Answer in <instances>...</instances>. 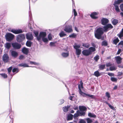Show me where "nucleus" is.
I'll return each instance as SVG.
<instances>
[{
    "mask_svg": "<svg viewBox=\"0 0 123 123\" xmlns=\"http://www.w3.org/2000/svg\"><path fill=\"white\" fill-rule=\"evenodd\" d=\"M25 38V35L24 34H20L18 35L16 37V40L17 42L20 43Z\"/></svg>",
    "mask_w": 123,
    "mask_h": 123,
    "instance_id": "39448f33",
    "label": "nucleus"
},
{
    "mask_svg": "<svg viewBox=\"0 0 123 123\" xmlns=\"http://www.w3.org/2000/svg\"><path fill=\"white\" fill-rule=\"evenodd\" d=\"M73 12H74V15L75 17L76 16L77 14V13L76 11L74 9H73Z\"/></svg>",
    "mask_w": 123,
    "mask_h": 123,
    "instance_id": "0e129e2a",
    "label": "nucleus"
},
{
    "mask_svg": "<svg viewBox=\"0 0 123 123\" xmlns=\"http://www.w3.org/2000/svg\"><path fill=\"white\" fill-rule=\"evenodd\" d=\"M113 26L110 24H107L103 27V29L104 32H106L108 30L113 28Z\"/></svg>",
    "mask_w": 123,
    "mask_h": 123,
    "instance_id": "423d86ee",
    "label": "nucleus"
},
{
    "mask_svg": "<svg viewBox=\"0 0 123 123\" xmlns=\"http://www.w3.org/2000/svg\"><path fill=\"white\" fill-rule=\"evenodd\" d=\"M101 24L103 25H106L109 22L108 20L105 18H102L101 20Z\"/></svg>",
    "mask_w": 123,
    "mask_h": 123,
    "instance_id": "9b49d317",
    "label": "nucleus"
},
{
    "mask_svg": "<svg viewBox=\"0 0 123 123\" xmlns=\"http://www.w3.org/2000/svg\"><path fill=\"white\" fill-rule=\"evenodd\" d=\"M80 120L78 123H86V121L84 119H80Z\"/></svg>",
    "mask_w": 123,
    "mask_h": 123,
    "instance_id": "3c124183",
    "label": "nucleus"
},
{
    "mask_svg": "<svg viewBox=\"0 0 123 123\" xmlns=\"http://www.w3.org/2000/svg\"><path fill=\"white\" fill-rule=\"evenodd\" d=\"M113 5L115 7V10L117 12H119L120 11V10L119 7L118 5L114 4Z\"/></svg>",
    "mask_w": 123,
    "mask_h": 123,
    "instance_id": "bb28decb",
    "label": "nucleus"
},
{
    "mask_svg": "<svg viewBox=\"0 0 123 123\" xmlns=\"http://www.w3.org/2000/svg\"><path fill=\"white\" fill-rule=\"evenodd\" d=\"M5 47L7 49H8L10 47L11 45V44L9 43H7L5 45Z\"/></svg>",
    "mask_w": 123,
    "mask_h": 123,
    "instance_id": "58836bf2",
    "label": "nucleus"
},
{
    "mask_svg": "<svg viewBox=\"0 0 123 123\" xmlns=\"http://www.w3.org/2000/svg\"><path fill=\"white\" fill-rule=\"evenodd\" d=\"M72 26L71 25H68L66 26L64 28V30L66 32L70 33L73 32Z\"/></svg>",
    "mask_w": 123,
    "mask_h": 123,
    "instance_id": "1a4fd4ad",
    "label": "nucleus"
},
{
    "mask_svg": "<svg viewBox=\"0 0 123 123\" xmlns=\"http://www.w3.org/2000/svg\"><path fill=\"white\" fill-rule=\"evenodd\" d=\"M111 80L113 82H117V79L114 77H111Z\"/></svg>",
    "mask_w": 123,
    "mask_h": 123,
    "instance_id": "c03bdc74",
    "label": "nucleus"
},
{
    "mask_svg": "<svg viewBox=\"0 0 123 123\" xmlns=\"http://www.w3.org/2000/svg\"><path fill=\"white\" fill-rule=\"evenodd\" d=\"M22 51L24 54L25 55H27L29 53V50L28 49L26 48L25 47H24L22 49Z\"/></svg>",
    "mask_w": 123,
    "mask_h": 123,
    "instance_id": "4468645a",
    "label": "nucleus"
},
{
    "mask_svg": "<svg viewBox=\"0 0 123 123\" xmlns=\"http://www.w3.org/2000/svg\"><path fill=\"white\" fill-rule=\"evenodd\" d=\"M89 50L90 52V53L91 54L92 52L95 51L96 50V49L94 47H90L89 49Z\"/></svg>",
    "mask_w": 123,
    "mask_h": 123,
    "instance_id": "393cba45",
    "label": "nucleus"
},
{
    "mask_svg": "<svg viewBox=\"0 0 123 123\" xmlns=\"http://www.w3.org/2000/svg\"><path fill=\"white\" fill-rule=\"evenodd\" d=\"M26 39L29 40H32L33 38V37L32 34L30 33L26 34Z\"/></svg>",
    "mask_w": 123,
    "mask_h": 123,
    "instance_id": "2eb2a0df",
    "label": "nucleus"
},
{
    "mask_svg": "<svg viewBox=\"0 0 123 123\" xmlns=\"http://www.w3.org/2000/svg\"><path fill=\"white\" fill-rule=\"evenodd\" d=\"M26 45L29 47H31V46L32 43L30 41H27L26 43Z\"/></svg>",
    "mask_w": 123,
    "mask_h": 123,
    "instance_id": "e433bc0d",
    "label": "nucleus"
},
{
    "mask_svg": "<svg viewBox=\"0 0 123 123\" xmlns=\"http://www.w3.org/2000/svg\"><path fill=\"white\" fill-rule=\"evenodd\" d=\"M105 96L107 97V100H109L110 99L109 98L110 97V93L108 92H106L105 93Z\"/></svg>",
    "mask_w": 123,
    "mask_h": 123,
    "instance_id": "ea45409f",
    "label": "nucleus"
},
{
    "mask_svg": "<svg viewBox=\"0 0 123 123\" xmlns=\"http://www.w3.org/2000/svg\"><path fill=\"white\" fill-rule=\"evenodd\" d=\"M82 54L84 55L87 56L91 55L90 52L88 49H85L83 50L82 51Z\"/></svg>",
    "mask_w": 123,
    "mask_h": 123,
    "instance_id": "f8f14e48",
    "label": "nucleus"
},
{
    "mask_svg": "<svg viewBox=\"0 0 123 123\" xmlns=\"http://www.w3.org/2000/svg\"><path fill=\"white\" fill-rule=\"evenodd\" d=\"M79 116V113L76 112L74 114L73 116L74 118V119H78V117Z\"/></svg>",
    "mask_w": 123,
    "mask_h": 123,
    "instance_id": "37998d69",
    "label": "nucleus"
},
{
    "mask_svg": "<svg viewBox=\"0 0 123 123\" xmlns=\"http://www.w3.org/2000/svg\"><path fill=\"white\" fill-rule=\"evenodd\" d=\"M60 105H61L63 104L64 102V100L63 99H61L60 100Z\"/></svg>",
    "mask_w": 123,
    "mask_h": 123,
    "instance_id": "338daca9",
    "label": "nucleus"
},
{
    "mask_svg": "<svg viewBox=\"0 0 123 123\" xmlns=\"http://www.w3.org/2000/svg\"><path fill=\"white\" fill-rule=\"evenodd\" d=\"M59 35L61 37H62L67 35V34L65 33L63 31L59 33Z\"/></svg>",
    "mask_w": 123,
    "mask_h": 123,
    "instance_id": "7c9ffc66",
    "label": "nucleus"
},
{
    "mask_svg": "<svg viewBox=\"0 0 123 123\" xmlns=\"http://www.w3.org/2000/svg\"><path fill=\"white\" fill-rule=\"evenodd\" d=\"M97 14L96 12H94L92 13L90 16L92 18L94 19H96L98 18V17L96 16Z\"/></svg>",
    "mask_w": 123,
    "mask_h": 123,
    "instance_id": "6ab92c4d",
    "label": "nucleus"
},
{
    "mask_svg": "<svg viewBox=\"0 0 123 123\" xmlns=\"http://www.w3.org/2000/svg\"><path fill=\"white\" fill-rule=\"evenodd\" d=\"M88 116L90 117L95 118L96 117V116L93 113L89 112L88 114Z\"/></svg>",
    "mask_w": 123,
    "mask_h": 123,
    "instance_id": "a878e982",
    "label": "nucleus"
},
{
    "mask_svg": "<svg viewBox=\"0 0 123 123\" xmlns=\"http://www.w3.org/2000/svg\"><path fill=\"white\" fill-rule=\"evenodd\" d=\"M111 20L112 23L114 25H116L118 23V20L117 19H112Z\"/></svg>",
    "mask_w": 123,
    "mask_h": 123,
    "instance_id": "412c9836",
    "label": "nucleus"
},
{
    "mask_svg": "<svg viewBox=\"0 0 123 123\" xmlns=\"http://www.w3.org/2000/svg\"><path fill=\"white\" fill-rule=\"evenodd\" d=\"M123 2V0H117L115 1L113 4L118 5L120 3Z\"/></svg>",
    "mask_w": 123,
    "mask_h": 123,
    "instance_id": "4be33fe9",
    "label": "nucleus"
},
{
    "mask_svg": "<svg viewBox=\"0 0 123 123\" xmlns=\"http://www.w3.org/2000/svg\"><path fill=\"white\" fill-rule=\"evenodd\" d=\"M117 63L118 64H120L121 63L122 59L120 56H118L115 57Z\"/></svg>",
    "mask_w": 123,
    "mask_h": 123,
    "instance_id": "dca6fc26",
    "label": "nucleus"
},
{
    "mask_svg": "<svg viewBox=\"0 0 123 123\" xmlns=\"http://www.w3.org/2000/svg\"><path fill=\"white\" fill-rule=\"evenodd\" d=\"M85 119L87 123H91L92 122V120L90 118H86Z\"/></svg>",
    "mask_w": 123,
    "mask_h": 123,
    "instance_id": "a19ab883",
    "label": "nucleus"
},
{
    "mask_svg": "<svg viewBox=\"0 0 123 123\" xmlns=\"http://www.w3.org/2000/svg\"><path fill=\"white\" fill-rule=\"evenodd\" d=\"M48 39L49 40H51L52 39V37L51 35V34H49L48 35Z\"/></svg>",
    "mask_w": 123,
    "mask_h": 123,
    "instance_id": "5fc2aeb1",
    "label": "nucleus"
},
{
    "mask_svg": "<svg viewBox=\"0 0 123 123\" xmlns=\"http://www.w3.org/2000/svg\"><path fill=\"white\" fill-rule=\"evenodd\" d=\"M12 56L14 58H16L18 55V53L15 51H12L11 52Z\"/></svg>",
    "mask_w": 123,
    "mask_h": 123,
    "instance_id": "f3484780",
    "label": "nucleus"
},
{
    "mask_svg": "<svg viewBox=\"0 0 123 123\" xmlns=\"http://www.w3.org/2000/svg\"><path fill=\"white\" fill-rule=\"evenodd\" d=\"M104 102L106 104L108 105L109 107L111 109L113 110H114L115 108L114 107L112 106L110 104H109L106 101H105Z\"/></svg>",
    "mask_w": 123,
    "mask_h": 123,
    "instance_id": "c85d7f7f",
    "label": "nucleus"
},
{
    "mask_svg": "<svg viewBox=\"0 0 123 123\" xmlns=\"http://www.w3.org/2000/svg\"><path fill=\"white\" fill-rule=\"evenodd\" d=\"M9 59V56L7 54H4L3 56V60L5 62H7Z\"/></svg>",
    "mask_w": 123,
    "mask_h": 123,
    "instance_id": "ddd939ff",
    "label": "nucleus"
},
{
    "mask_svg": "<svg viewBox=\"0 0 123 123\" xmlns=\"http://www.w3.org/2000/svg\"><path fill=\"white\" fill-rule=\"evenodd\" d=\"M1 76L4 78H6L7 77V75L5 73H2L0 74Z\"/></svg>",
    "mask_w": 123,
    "mask_h": 123,
    "instance_id": "8fccbe9b",
    "label": "nucleus"
},
{
    "mask_svg": "<svg viewBox=\"0 0 123 123\" xmlns=\"http://www.w3.org/2000/svg\"><path fill=\"white\" fill-rule=\"evenodd\" d=\"M9 31H10L13 33L15 34H18L19 33H22L23 32L22 30L21 29H10V30L9 29Z\"/></svg>",
    "mask_w": 123,
    "mask_h": 123,
    "instance_id": "6e6552de",
    "label": "nucleus"
},
{
    "mask_svg": "<svg viewBox=\"0 0 123 123\" xmlns=\"http://www.w3.org/2000/svg\"><path fill=\"white\" fill-rule=\"evenodd\" d=\"M105 64L100 65L99 66V68L101 70H103L105 68Z\"/></svg>",
    "mask_w": 123,
    "mask_h": 123,
    "instance_id": "a18cd8bd",
    "label": "nucleus"
},
{
    "mask_svg": "<svg viewBox=\"0 0 123 123\" xmlns=\"http://www.w3.org/2000/svg\"><path fill=\"white\" fill-rule=\"evenodd\" d=\"M12 44L13 48L15 49H19L21 47V45L20 43L17 42L13 43Z\"/></svg>",
    "mask_w": 123,
    "mask_h": 123,
    "instance_id": "9d476101",
    "label": "nucleus"
},
{
    "mask_svg": "<svg viewBox=\"0 0 123 123\" xmlns=\"http://www.w3.org/2000/svg\"><path fill=\"white\" fill-rule=\"evenodd\" d=\"M5 37L7 41H11L13 39L14 36L10 33H7L5 35Z\"/></svg>",
    "mask_w": 123,
    "mask_h": 123,
    "instance_id": "20e7f679",
    "label": "nucleus"
},
{
    "mask_svg": "<svg viewBox=\"0 0 123 123\" xmlns=\"http://www.w3.org/2000/svg\"><path fill=\"white\" fill-rule=\"evenodd\" d=\"M119 40L118 37H117L116 39H114L113 41V43L117 45V43L119 42Z\"/></svg>",
    "mask_w": 123,
    "mask_h": 123,
    "instance_id": "473e14b6",
    "label": "nucleus"
},
{
    "mask_svg": "<svg viewBox=\"0 0 123 123\" xmlns=\"http://www.w3.org/2000/svg\"><path fill=\"white\" fill-rule=\"evenodd\" d=\"M42 41L45 43H47L48 42V39L46 37H45L42 38Z\"/></svg>",
    "mask_w": 123,
    "mask_h": 123,
    "instance_id": "49530a36",
    "label": "nucleus"
},
{
    "mask_svg": "<svg viewBox=\"0 0 123 123\" xmlns=\"http://www.w3.org/2000/svg\"><path fill=\"white\" fill-rule=\"evenodd\" d=\"M30 63L31 64H33L34 65H38L39 64V63H36L35 62L30 61Z\"/></svg>",
    "mask_w": 123,
    "mask_h": 123,
    "instance_id": "6e6d98bb",
    "label": "nucleus"
},
{
    "mask_svg": "<svg viewBox=\"0 0 123 123\" xmlns=\"http://www.w3.org/2000/svg\"><path fill=\"white\" fill-rule=\"evenodd\" d=\"M12 69V67H9L7 69L8 73L9 74H10L11 76H12V74L11 73V72Z\"/></svg>",
    "mask_w": 123,
    "mask_h": 123,
    "instance_id": "4c0bfd02",
    "label": "nucleus"
},
{
    "mask_svg": "<svg viewBox=\"0 0 123 123\" xmlns=\"http://www.w3.org/2000/svg\"><path fill=\"white\" fill-rule=\"evenodd\" d=\"M12 71L13 73L16 72L17 73L18 72V70L17 68H14L13 69Z\"/></svg>",
    "mask_w": 123,
    "mask_h": 123,
    "instance_id": "603ef678",
    "label": "nucleus"
},
{
    "mask_svg": "<svg viewBox=\"0 0 123 123\" xmlns=\"http://www.w3.org/2000/svg\"><path fill=\"white\" fill-rule=\"evenodd\" d=\"M73 115L72 114H68L67 117V120L69 121L73 119Z\"/></svg>",
    "mask_w": 123,
    "mask_h": 123,
    "instance_id": "5701e85b",
    "label": "nucleus"
},
{
    "mask_svg": "<svg viewBox=\"0 0 123 123\" xmlns=\"http://www.w3.org/2000/svg\"><path fill=\"white\" fill-rule=\"evenodd\" d=\"M112 65V64L110 62H109L106 63V66L107 67L110 66Z\"/></svg>",
    "mask_w": 123,
    "mask_h": 123,
    "instance_id": "052dcab7",
    "label": "nucleus"
},
{
    "mask_svg": "<svg viewBox=\"0 0 123 123\" xmlns=\"http://www.w3.org/2000/svg\"><path fill=\"white\" fill-rule=\"evenodd\" d=\"M107 74L110 76H114V74L112 73H109Z\"/></svg>",
    "mask_w": 123,
    "mask_h": 123,
    "instance_id": "bf43d9fd",
    "label": "nucleus"
},
{
    "mask_svg": "<svg viewBox=\"0 0 123 123\" xmlns=\"http://www.w3.org/2000/svg\"><path fill=\"white\" fill-rule=\"evenodd\" d=\"M62 55V56L64 57H68L69 55V53L68 52L67 53H65L64 52H63Z\"/></svg>",
    "mask_w": 123,
    "mask_h": 123,
    "instance_id": "c756f323",
    "label": "nucleus"
},
{
    "mask_svg": "<svg viewBox=\"0 0 123 123\" xmlns=\"http://www.w3.org/2000/svg\"><path fill=\"white\" fill-rule=\"evenodd\" d=\"M99 59V57L98 55H96L95 57H94V60L96 61L97 62L98 59Z\"/></svg>",
    "mask_w": 123,
    "mask_h": 123,
    "instance_id": "09e8293b",
    "label": "nucleus"
},
{
    "mask_svg": "<svg viewBox=\"0 0 123 123\" xmlns=\"http://www.w3.org/2000/svg\"><path fill=\"white\" fill-rule=\"evenodd\" d=\"M117 69V67L114 66L110 67L109 68V70L111 71L115 70Z\"/></svg>",
    "mask_w": 123,
    "mask_h": 123,
    "instance_id": "72a5a7b5",
    "label": "nucleus"
},
{
    "mask_svg": "<svg viewBox=\"0 0 123 123\" xmlns=\"http://www.w3.org/2000/svg\"><path fill=\"white\" fill-rule=\"evenodd\" d=\"M102 45H104L105 46H106L107 45V42L106 41H103L102 42Z\"/></svg>",
    "mask_w": 123,
    "mask_h": 123,
    "instance_id": "de8ad7c7",
    "label": "nucleus"
},
{
    "mask_svg": "<svg viewBox=\"0 0 123 123\" xmlns=\"http://www.w3.org/2000/svg\"><path fill=\"white\" fill-rule=\"evenodd\" d=\"M104 31L103 28L99 27L98 28L95 32V37L98 39H100L101 36L104 33Z\"/></svg>",
    "mask_w": 123,
    "mask_h": 123,
    "instance_id": "f257e3e1",
    "label": "nucleus"
},
{
    "mask_svg": "<svg viewBox=\"0 0 123 123\" xmlns=\"http://www.w3.org/2000/svg\"><path fill=\"white\" fill-rule=\"evenodd\" d=\"M123 74V73L122 72H118V76H122Z\"/></svg>",
    "mask_w": 123,
    "mask_h": 123,
    "instance_id": "69168bd1",
    "label": "nucleus"
},
{
    "mask_svg": "<svg viewBox=\"0 0 123 123\" xmlns=\"http://www.w3.org/2000/svg\"><path fill=\"white\" fill-rule=\"evenodd\" d=\"M19 66L21 67H28L29 66H28L27 64L26 63H21L19 64Z\"/></svg>",
    "mask_w": 123,
    "mask_h": 123,
    "instance_id": "2f4dec72",
    "label": "nucleus"
},
{
    "mask_svg": "<svg viewBox=\"0 0 123 123\" xmlns=\"http://www.w3.org/2000/svg\"><path fill=\"white\" fill-rule=\"evenodd\" d=\"M25 57V56L22 55H20L19 57V59L20 60L22 59Z\"/></svg>",
    "mask_w": 123,
    "mask_h": 123,
    "instance_id": "680f3d73",
    "label": "nucleus"
},
{
    "mask_svg": "<svg viewBox=\"0 0 123 123\" xmlns=\"http://www.w3.org/2000/svg\"><path fill=\"white\" fill-rule=\"evenodd\" d=\"M94 75L97 77H98L99 76L100 74L98 71L97 70L94 72Z\"/></svg>",
    "mask_w": 123,
    "mask_h": 123,
    "instance_id": "f704fd0d",
    "label": "nucleus"
},
{
    "mask_svg": "<svg viewBox=\"0 0 123 123\" xmlns=\"http://www.w3.org/2000/svg\"><path fill=\"white\" fill-rule=\"evenodd\" d=\"M79 108L80 111H83L85 112L86 111L87 108L86 107L84 106H79Z\"/></svg>",
    "mask_w": 123,
    "mask_h": 123,
    "instance_id": "a211bd4d",
    "label": "nucleus"
},
{
    "mask_svg": "<svg viewBox=\"0 0 123 123\" xmlns=\"http://www.w3.org/2000/svg\"><path fill=\"white\" fill-rule=\"evenodd\" d=\"M119 45H121V47H123V41H121L118 43Z\"/></svg>",
    "mask_w": 123,
    "mask_h": 123,
    "instance_id": "4d7b16f0",
    "label": "nucleus"
},
{
    "mask_svg": "<svg viewBox=\"0 0 123 123\" xmlns=\"http://www.w3.org/2000/svg\"><path fill=\"white\" fill-rule=\"evenodd\" d=\"M82 46L87 48H88L90 46V45L88 43H84L83 44Z\"/></svg>",
    "mask_w": 123,
    "mask_h": 123,
    "instance_id": "79ce46f5",
    "label": "nucleus"
},
{
    "mask_svg": "<svg viewBox=\"0 0 123 123\" xmlns=\"http://www.w3.org/2000/svg\"><path fill=\"white\" fill-rule=\"evenodd\" d=\"M76 112L77 113H78L79 116H85L86 114V112L85 111H80L78 110L76 111Z\"/></svg>",
    "mask_w": 123,
    "mask_h": 123,
    "instance_id": "aec40b11",
    "label": "nucleus"
},
{
    "mask_svg": "<svg viewBox=\"0 0 123 123\" xmlns=\"http://www.w3.org/2000/svg\"><path fill=\"white\" fill-rule=\"evenodd\" d=\"M117 36L121 38L123 37V28H122L120 33L117 35Z\"/></svg>",
    "mask_w": 123,
    "mask_h": 123,
    "instance_id": "b1692460",
    "label": "nucleus"
},
{
    "mask_svg": "<svg viewBox=\"0 0 123 123\" xmlns=\"http://www.w3.org/2000/svg\"><path fill=\"white\" fill-rule=\"evenodd\" d=\"M78 88L79 89V94L82 96L84 97H85V95L88 96L92 98H94V95H90L87 94H86L84 92H82L81 89V88L82 89L83 88V84L81 83L80 85V84L78 85Z\"/></svg>",
    "mask_w": 123,
    "mask_h": 123,
    "instance_id": "f03ea898",
    "label": "nucleus"
},
{
    "mask_svg": "<svg viewBox=\"0 0 123 123\" xmlns=\"http://www.w3.org/2000/svg\"><path fill=\"white\" fill-rule=\"evenodd\" d=\"M56 43V42H51L50 43V45L51 46H55V43Z\"/></svg>",
    "mask_w": 123,
    "mask_h": 123,
    "instance_id": "13d9d810",
    "label": "nucleus"
},
{
    "mask_svg": "<svg viewBox=\"0 0 123 123\" xmlns=\"http://www.w3.org/2000/svg\"><path fill=\"white\" fill-rule=\"evenodd\" d=\"M34 34L36 37H37H37L38 36V32L37 31H34Z\"/></svg>",
    "mask_w": 123,
    "mask_h": 123,
    "instance_id": "864d4df0",
    "label": "nucleus"
},
{
    "mask_svg": "<svg viewBox=\"0 0 123 123\" xmlns=\"http://www.w3.org/2000/svg\"><path fill=\"white\" fill-rule=\"evenodd\" d=\"M46 36V32L41 31L39 33L38 36L37 37V40L39 41L41 38L45 37Z\"/></svg>",
    "mask_w": 123,
    "mask_h": 123,
    "instance_id": "0eeeda50",
    "label": "nucleus"
},
{
    "mask_svg": "<svg viewBox=\"0 0 123 123\" xmlns=\"http://www.w3.org/2000/svg\"><path fill=\"white\" fill-rule=\"evenodd\" d=\"M77 36V34L76 33H73L69 35V37L70 38H75Z\"/></svg>",
    "mask_w": 123,
    "mask_h": 123,
    "instance_id": "c9c22d12",
    "label": "nucleus"
},
{
    "mask_svg": "<svg viewBox=\"0 0 123 123\" xmlns=\"http://www.w3.org/2000/svg\"><path fill=\"white\" fill-rule=\"evenodd\" d=\"M74 49L76 50V55H79L81 53V50L79 49L80 47V44H77L76 43H74L73 46Z\"/></svg>",
    "mask_w": 123,
    "mask_h": 123,
    "instance_id": "7ed1b4c3",
    "label": "nucleus"
},
{
    "mask_svg": "<svg viewBox=\"0 0 123 123\" xmlns=\"http://www.w3.org/2000/svg\"><path fill=\"white\" fill-rule=\"evenodd\" d=\"M70 107V106L68 105L63 107V111L65 112H67L68 111V109Z\"/></svg>",
    "mask_w": 123,
    "mask_h": 123,
    "instance_id": "cd10ccee",
    "label": "nucleus"
},
{
    "mask_svg": "<svg viewBox=\"0 0 123 123\" xmlns=\"http://www.w3.org/2000/svg\"><path fill=\"white\" fill-rule=\"evenodd\" d=\"M121 51V50L120 49H119L117 53V55L119 54Z\"/></svg>",
    "mask_w": 123,
    "mask_h": 123,
    "instance_id": "774afa93",
    "label": "nucleus"
},
{
    "mask_svg": "<svg viewBox=\"0 0 123 123\" xmlns=\"http://www.w3.org/2000/svg\"><path fill=\"white\" fill-rule=\"evenodd\" d=\"M120 7L121 11L123 12V4H121Z\"/></svg>",
    "mask_w": 123,
    "mask_h": 123,
    "instance_id": "e2e57ef3",
    "label": "nucleus"
}]
</instances>
